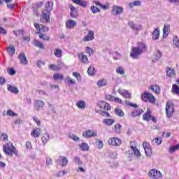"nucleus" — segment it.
I'll list each match as a JSON object with an SVG mask.
<instances>
[{"label":"nucleus","instance_id":"1","mask_svg":"<svg viewBox=\"0 0 179 179\" xmlns=\"http://www.w3.org/2000/svg\"><path fill=\"white\" fill-rule=\"evenodd\" d=\"M3 152H4L6 156H10V157H12L13 155L17 157L19 156L16 147H14L13 144L10 142L6 143V145H3Z\"/></svg>","mask_w":179,"mask_h":179},{"label":"nucleus","instance_id":"2","mask_svg":"<svg viewBox=\"0 0 179 179\" xmlns=\"http://www.w3.org/2000/svg\"><path fill=\"white\" fill-rule=\"evenodd\" d=\"M52 6H54V3L52 1H48L45 4V10L42 13V17L45 20L46 23H50V16H51Z\"/></svg>","mask_w":179,"mask_h":179},{"label":"nucleus","instance_id":"3","mask_svg":"<svg viewBox=\"0 0 179 179\" xmlns=\"http://www.w3.org/2000/svg\"><path fill=\"white\" fill-rule=\"evenodd\" d=\"M141 99L143 101H149L150 103H155L156 98L151 93L148 92H144L143 94H141Z\"/></svg>","mask_w":179,"mask_h":179},{"label":"nucleus","instance_id":"4","mask_svg":"<svg viewBox=\"0 0 179 179\" xmlns=\"http://www.w3.org/2000/svg\"><path fill=\"white\" fill-rule=\"evenodd\" d=\"M166 114L168 118H171L174 114V103L170 101L166 102Z\"/></svg>","mask_w":179,"mask_h":179},{"label":"nucleus","instance_id":"5","mask_svg":"<svg viewBox=\"0 0 179 179\" xmlns=\"http://www.w3.org/2000/svg\"><path fill=\"white\" fill-rule=\"evenodd\" d=\"M142 50H138L136 47H133L131 52L130 53V57L133 59H138L139 55H142Z\"/></svg>","mask_w":179,"mask_h":179},{"label":"nucleus","instance_id":"6","mask_svg":"<svg viewBox=\"0 0 179 179\" xmlns=\"http://www.w3.org/2000/svg\"><path fill=\"white\" fill-rule=\"evenodd\" d=\"M149 177L153 179L162 178V173L156 169H152L148 173Z\"/></svg>","mask_w":179,"mask_h":179},{"label":"nucleus","instance_id":"7","mask_svg":"<svg viewBox=\"0 0 179 179\" xmlns=\"http://www.w3.org/2000/svg\"><path fill=\"white\" fill-rule=\"evenodd\" d=\"M111 12L115 16H117V15H122V13H124V8L113 6Z\"/></svg>","mask_w":179,"mask_h":179},{"label":"nucleus","instance_id":"8","mask_svg":"<svg viewBox=\"0 0 179 179\" xmlns=\"http://www.w3.org/2000/svg\"><path fill=\"white\" fill-rule=\"evenodd\" d=\"M99 108L102 110H106V111H110L111 110V106L104 101H101L98 103Z\"/></svg>","mask_w":179,"mask_h":179},{"label":"nucleus","instance_id":"9","mask_svg":"<svg viewBox=\"0 0 179 179\" xmlns=\"http://www.w3.org/2000/svg\"><path fill=\"white\" fill-rule=\"evenodd\" d=\"M121 139L114 137V138H110L108 141V145H112L113 146H120L121 145Z\"/></svg>","mask_w":179,"mask_h":179},{"label":"nucleus","instance_id":"10","mask_svg":"<svg viewBox=\"0 0 179 179\" xmlns=\"http://www.w3.org/2000/svg\"><path fill=\"white\" fill-rule=\"evenodd\" d=\"M83 138H92L93 136H97V132L93 130H87L83 133Z\"/></svg>","mask_w":179,"mask_h":179},{"label":"nucleus","instance_id":"11","mask_svg":"<svg viewBox=\"0 0 179 179\" xmlns=\"http://www.w3.org/2000/svg\"><path fill=\"white\" fill-rule=\"evenodd\" d=\"M45 106V103L41 100H36L34 103V108H36V111H40L43 107Z\"/></svg>","mask_w":179,"mask_h":179},{"label":"nucleus","instance_id":"12","mask_svg":"<svg viewBox=\"0 0 179 179\" xmlns=\"http://www.w3.org/2000/svg\"><path fill=\"white\" fill-rule=\"evenodd\" d=\"M94 40V31L90 30L87 36L83 38V41H92Z\"/></svg>","mask_w":179,"mask_h":179},{"label":"nucleus","instance_id":"13","mask_svg":"<svg viewBox=\"0 0 179 179\" xmlns=\"http://www.w3.org/2000/svg\"><path fill=\"white\" fill-rule=\"evenodd\" d=\"M18 59L20 61V63L22 64V65H27L29 64V61H27V57H26V55L24 52H21L18 55Z\"/></svg>","mask_w":179,"mask_h":179},{"label":"nucleus","instance_id":"14","mask_svg":"<svg viewBox=\"0 0 179 179\" xmlns=\"http://www.w3.org/2000/svg\"><path fill=\"white\" fill-rule=\"evenodd\" d=\"M152 40L154 41H156V40H159L160 37V28L157 27L156 28L152 34Z\"/></svg>","mask_w":179,"mask_h":179},{"label":"nucleus","instance_id":"15","mask_svg":"<svg viewBox=\"0 0 179 179\" xmlns=\"http://www.w3.org/2000/svg\"><path fill=\"white\" fill-rule=\"evenodd\" d=\"M76 27V21L73 20H69L66 22V28L72 29Z\"/></svg>","mask_w":179,"mask_h":179},{"label":"nucleus","instance_id":"16","mask_svg":"<svg viewBox=\"0 0 179 179\" xmlns=\"http://www.w3.org/2000/svg\"><path fill=\"white\" fill-rule=\"evenodd\" d=\"M143 147L145 150V153L146 156H151L152 155V148H149V143H143Z\"/></svg>","mask_w":179,"mask_h":179},{"label":"nucleus","instance_id":"17","mask_svg":"<svg viewBox=\"0 0 179 179\" xmlns=\"http://www.w3.org/2000/svg\"><path fill=\"white\" fill-rule=\"evenodd\" d=\"M58 162H59V166H61L62 167H65L68 166L69 161L65 157L60 156Z\"/></svg>","mask_w":179,"mask_h":179},{"label":"nucleus","instance_id":"18","mask_svg":"<svg viewBox=\"0 0 179 179\" xmlns=\"http://www.w3.org/2000/svg\"><path fill=\"white\" fill-rule=\"evenodd\" d=\"M170 34V25L165 24L163 28V38H166Z\"/></svg>","mask_w":179,"mask_h":179},{"label":"nucleus","instance_id":"19","mask_svg":"<svg viewBox=\"0 0 179 179\" xmlns=\"http://www.w3.org/2000/svg\"><path fill=\"white\" fill-rule=\"evenodd\" d=\"M162 57V52L159 50H157L155 53H154V58L152 59V62H157V61L159 60L160 58Z\"/></svg>","mask_w":179,"mask_h":179},{"label":"nucleus","instance_id":"20","mask_svg":"<svg viewBox=\"0 0 179 179\" xmlns=\"http://www.w3.org/2000/svg\"><path fill=\"white\" fill-rule=\"evenodd\" d=\"M31 136H34V138H38L40 137V135H41V129L40 128L34 129L31 133Z\"/></svg>","mask_w":179,"mask_h":179},{"label":"nucleus","instance_id":"21","mask_svg":"<svg viewBox=\"0 0 179 179\" xmlns=\"http://www.w3.org/2000/svg\"><path fill=\"white\" fill-rule=\"evenodd\" d=\"M70 10H71V13H70L71 17L73 18L78 17V10H76V8H75V6L71 5Z\"/></svg>","mask_w":179,"mask_h":179},{"label":"nucleus","instance_id":"22","mask_svg":"<svg viewBox=\"0 0 179 179\" xmlns=\"http://www.w3.org/2000/svg\"><path fill=\"white\" fill-rule=\"evenodd\" d=\"M142 113H143V110L140 108L138 110L131 112L130 115L134 118L135 117H139V115H142Z\"/></svg>","mask_w":179,"mask_h":179},{"label":"nucleus","instance_id":"23","mask_svg":"<svg viewBox=\"0 0 179 179\" xmlns=\"http://www.w3.org/2000/svg\"><path fill=\"white\" fill-rule=\"evenodd\" d=\"M166 76H169V78H171V76H174L176 75V70L170 67H166Z\"/></svg>","mask_w":179,"mask_h":179},{"label":"nucleus","instance_id":"24","mask_svg":"<svg viewBox=\"0 0 179 179\" xmlns=\"http://www.w3.org/2000/svg\"><path fill=\"white\" fill-rule=\"evenodd\" d=\"M150 117H152V111H150V109H148L147 112L143 115V120H144V121H149Z\"/></svg>","mask_w":179,"mask_h":179},{"label":"nucleus","instance_id":"25","mask_svg":"<svg viewBox=\"0 0 179 179\" xmlns=\"http://www.w3.org/2000/svg\"><path fill=\"white\" fill-rule=\"evenodd\" d=\"M136 48H137L140 51H141V52H143V50L148 51V45H146V44L142 42L138 43L137 47Z\"/></svg>","mask_w":179,"mask_h":179},{"label":"nucleus","instance_id":"26","mask_svg":"<svg viewBox=\"0 0 179 179\" xmlns=\"http://www.w3.org/2000/svg\"><path fill=\"white\" fill-rule=\"evenodd\" d=\"M76 106H78V108H80L81 110H85L86 108V101H79L76 103Z\"/></svg>","mask_w":179,"mask_h":179},{"label":"nucleus","instance_id":"27","mask_svg":"<svg viewBox=\"0 0 179 179\" xmlns=\"http://www.w3.org/2000/svg\"><path fill=\"white\" fill-rule=\"evenodd\" d=\"M8 92H11V93H15V94H17V93H19V89H17V87L12 86L10 85H8L7 87Z\"/></svg>","mask_w":179,"mask_h":179},{"label":"nucleus","instance_id":"28","mask_svg":"<svg viewBox=\"0 0 179 179\" xmlns=\"http://www.w3.org/2000/svg\"><path fill=\"white\" fill-rule=\"evenodd\" d=\"M117 92L121 94V96H123V97H127V94H128V99H131V94L125 90H118Z\"/></svg>","mask_w":179,"mask_h":179},{"label":"nucleus","instance_id":"29","mask_svg":"<svg viewBox=\"0 0 179 179\" xmlns=\"http://www.w3.org/2000/svg\"><path fill=\"white\" fill-rule=\"evenodd\" d=\"M73 3H76V5H80V6H83V8H86L87 6V3H86L85 1H83L82 0H71Z\"/></svg>","mask_w":179,"mask_h":179},{"label":"nucleus","instance_id":"30","mask_svg":"<svg viewBox=\"0 0 179 179\" xmlns=\"http://www.w3.org/2000/svg\"><path fill=\"white\" fill-rule=\"evenodd\" d=\"M122 128V125H121L120 124H115L113 126V129L114 132H115L116 134H121Z\"/></svg>","mask_w":179,"mask_h":179},{"label":"nucleus","instance_id":"31","mask_svg":"<svg viewBox=\"0 0 179 179\" xmlns=\"http://www.w3.org/2000/svg\"><path fill=\"white\" fill-rule=\"evenodd\" d=\"M114 122H115L114 119L106 118L103 120V124H105V125H108L109 127L113 125Z\"/></svg>","mask_w":179,"mask_h":179},{"label":"nucleus","instance_id":"32","mask_svg":"<svg viewBox=\"0 0 179 179\" xmlns=\"http://www.w3.org/2000/svg\"><path fill=\"white\" fill-rule=\"evenodd\" d=\"M115 114H116V115H117L118 117H124L125 116V113H124L122 109H120L118 108H115Z\"/></svg>","mask_w":179,"mask_h":179},{"label":"nucleus","instance_id":"33","mask_svg":"<svg viewBox=\"0 0 179 179\" xmlns=\"http://www.w3.org/2000/svg\"><path fill=\"white\" fill-rule=\"evenodd\" d=\"M41 139L42 143L43 145H45V143H47V142L50 141V135L48 134V133H45L44 135L42 136Z\"/></svg>","mask_w":179,"mask_h":179},{"label":"nucleus","instance_id":"34","mask_svg":"<svg viewBox=\"0 0 179 179\" xmlns=\"http://www.w3.org/2000/svg\"><path fill=\"white\" fill-rule=\"evenodd\" d=\"M150 89L157 94H160V87L159 85H151Z\"/></svg>","mask_w":179,"mask_h":179},{"label":"nucleus","instance_id":"35","mask_svg":"<svg viewBox=\"0 0 179 179\" xmlns=\"http://www.w3.org/2000/svg\"><path fill=\"white\" fill-rule=\"evenodd\" d=\"M79 58H80V61L81 62H83V64H89V59L87 58V56H86L85 55L81 53V55H79Z\"/></svg>","mask_w":179,"mask_h":179},{"label":"nucleus","instance_id":"36","mask_svg":"<svg viewBox=\"0 0 179 179\" xmlns=\"http://www.w3.org/2000/svg\"><path fill=\"white\" fill-rule=\"evenodd\" d=\"M79 148L83 152H85L86 150H89V145L86 143H82L79 145Z\"/></svg>","mask_w":179,"mask_h":179},{"label":"nucleus","instance_id":"37","mask_svg":"<svg viewBox=\"0 0 179 179\" xmlns=\"http://www.w3.org/2000/svg\"><path fill=\"white\" fill-rule=\"evenodd\" d=\"M7 52L10 57H13V55H15V52H16V49H15V47H8L7 48Z\"/></svg>","mask_w":179,"mask_h":179},{"label":"nucleus","instance_id":"38","mask_svg":"<svg viewBox=\"0 0 179 179\" xmlns=\"http://www.w3.org/2000/svg\"><path fill=\"white\" fill-rule=\"evenodd\" d=\"M34 45H35V47H38V48H41L42 50H44L45 48L44 44L37 40H35L34 41Z\"/></svg>","mask_w":179,"mask_h":179},{"label":"nucleus","instance_id":"39","mask_svg":"<svg viewBox=\"0 0 179 179\" xmlns=\"http://www.w3.org/2000/svg\"><path fill=\"white\" fill-rule=\"evenodd\" d=\"M38 34H39V38L41 40H43L44 41H50V36L43 34L41 32H38Z\"/></svg>","mask_w":179,"mask_h":179},{"label":"nucleus","instance_id":"40","mask_svg":"<svg viewBox=\"0 0 179 179\" xmlns=\"http://www.w3.org/2000/svg\"><path fill=\"white\" fill-rule=\"evenodd\" d=\"M134 6H141V1H134L129 3V7L132 8Z\"/></svg>","mask_w":179,"mask_h":179},{"label":"nucleus","instance_id":"41","mask_svg":"<svg viewBox=\"0 0 179 179\" xmlns=\"http://www.w3.org/2000/svg\"><path fill=\"white\" fill-rule=\"evenodd\" d=\"M62 66H56L55 64H50L49 69L50 71H59L61 69Z\"/></svg>","mask_w":179,"mask_h":179},{"label":"nucleus","instance_id":"42","mask_svg":"<svg viewBox=\"0 0 179 179\" xmlns=\"http://www.w3.org/2000/svg\"><path fill=\"white\" fill-rule=\"evenodd\" d=\"M53 79L55 80H64V75L55 73L53 75Z\"/></svg>","mask_w":179,"mask_h":179},{"label":"nucleus","instance_id":"43","mask_svg":"<svg viewBox=\"0 0 179 179\" xmlns=\"http://www.w3.org/2000/svg\"><path fill=\"white\" fill-rule=\"evenodd\" d=\"M87 73L90 76H93L96 73V69L94 67L90 66L87 69Z\"/></svg>","mask_w":179,"mask_h":179},{"label":"nucleus","instance_id":"44","mask_svg":"<svg viewBox=\"0 0 179 179\" xmlns=\"http://www.w3.org/2000/svg\"><path fill=\"white\" fill-rule=\"evenodd\" d=\"M172 93H175V94H179V87L176 84H173L172 85Z\"/></svg>","mask_w":179,"mask_h":179},{"label":"nucleus","instance_id":"45","mask_svg":"<svg viewBox=\"0 0 179 179\" xmlns=\"http://www.w3.org/2000/svg\"><path fill=\"white\" fill-rule=\"evenodd\" d=\"M99 87H103V86H107V81L105 80H99L97 83Z\"/></svg>","mask_w":179,"mask_h":179},{"label":"nucleus","instance_id":"46","mask_svg":"<svg viewBox=\"0 0 179 179\" xmlns=\"http://www.w3.org/2000/svg\"><path fill=\"white\" fill-rule=\"evenodd\" d=\"M55 55L57 58H61V57H62V50H61L60 49H55Z\"/></svg>","mask_w":179,"mask_h":179},{"label":"nucleus","instance_id":"47","mask_svg":"<svg viewBox=\"0 0 179 179\" xmlns=\"http://www.w3.org/2000/svg\"><path fill=\"white\" fill-rule=\"evenodd\" d=\"M0 141L6 142V141H8V134L6 133H1L0 136Z\"/></svg>","mask_w":179,"mask_h":179},{"label":"nucleus","instance_id":"48","mask_svg":"<svg viewBox=\"0 0 179 179\" xmlns=\"http://www.w3.org/2000/svg\"><path fill=\"white\" fill-rule=\"evenodd\" d=\"M116 72L119 75H125V70L122 67H118L116 69Z\"/></svg>","mask_w":179,"mask_h":179},{"label":"nucleus","instance_id":"49","mask_svg":"<svg viewBox=\"0 0 179 179\" xmlns=\"http://www.w3.org/2000/svg\"><path fill=\"white\" fill-rule=\"evenodd\" d=\"M73 76H74V78H76V79H77V80H78V82H82V76H80V73L73 72Z\"/></svg>","mask_w":179,"mask_h":179},{"label":"nucleus","instance_id":"50","mask_svg":"<svg viewBox=\"0 0 179 179\" xmlns=\"http://www.w3.org/2000/svg\"><path fill=\"white\" fill-rule=\"evenodd\" d=\"M162 141V138H155L152 140V143L154 145H161Z\"/></svg>","mask_w":179,"mask_h":179},{"label":"nucleus","instance_id":"51","mask_svg":"<svg viewBox=\"0 0 179 179\" xmlns=\"http://www.w3.org/2000/svg\"><path fill=\"white\" fill-rule=\"evenodd\" d=\"M6 114L8 117H16V116H17V114L15 113V112H13V110H7Z\"/></svg>","mask_w":179,"mask_h":179},{"label":"nucleus","instance_id":"52","mask_svg":"<svg viewBox=\"0 0 179 179\" xmlns=\"http://www.w3.org/2000/svg\"><path fill=\"white\" fill-rule=\"evenodd\" d=\"M90 9H91L92 13H94V14L99 13V12H100V9L94 6H91Z\"/></svg>","mask_w":179,"mask_h":179},{"label":"nucleus","instance_id":"53","mask_svg":"<svg viewBox=\"0 0 179 179\" xmlns=\"http://www.w3.org/2000/svg\"><path fill=\"white\" fill-rule=\"evenodd\" d=\"M69 138L70 139H73V141H75L76 142H78V141H80V138L78 137L75 134H70Z\"/></svg>","mask_w":179,"mask_h":179},{"label":"nucleus","instance_id":"54","mask_svg":"<svg viewBox=\"0 0 179 179\" xmlns=\"http://www.w3.org/2000/svg\"><path fill=\"white\" fill-rule=\"evenodd\" d=\"M74 162L75 163H76V164H78L79 166H82V164H83V162H82V160H80V158H79L78 157H75Z\"/></svg>","mask_w":179,"mask_h":179},{"label":"nucleus","instance_id":"55","mask_svg":"<svg viewBox=\"0 0 179 179\" xmlns=\"http://www.w3.org/2000/svg\"><path fill=\"white\" fill-rule=\"evenodd\" d=\"M173 41L174 45H176V47L177 48H179V39H178V36H175L173 38Z\"/></svg>","mask_w":179,"mask_h":179},{"label":"nucleus","instance_id":"56","mask_svg":"<svg viewBox=\"0 0 179 179\" xmlns=\"http://www.w3.org/2000/svg\"><path fill=\"white\" fill-rule=\"evenodd\" d=\"M87 54H89V56L90 57L94 54V50L90 47H87Z\"/></svg>","mask_w":179,"mask_h":179},{"label":"nucleus","instance_id":"57","mask_svg":"<svg viewBox=\"0 0 179 179\" xmlns=\"http://www.w3.org/2000/svg\"><path fill=\"white\" fill-rule=\"evenodd\" d=\"M106 100H108L109 101H114L115 96H114L113 95L107 94V95H106Z\"/></svg>","mask_w":179,"mask_h":179},{"label":"nucleus","instance_id":"58","mask_svg":"<svg viewBox=\"0 0 179 179\" xmlns=\"http://www.w3.org/2000/svg\"><path fill=\"white\" fill-rule=\"evenodd\" d=\"M48 107L51 109L52 113H53V114H56L57 111L55 110V107L54 105L50 103V102H48Z\"/></svg>","mask_w":179,"mask_h":179},{"label":"nucleus","instance_id":"59","mask_svg":"<svg viewBox=\"0 0 179 179\" xmlns=\"http://www.w3.org/2000/svg\"><path fill=\"white\" fill-rule=\"evenodd\" d=\"M31 9L35 16H38V10H37L38 8L35 6V4L31 7Z\"/></svg>","mask_w":179,"mask_h":179},{"label":"nucleus","instance_id":"60","mask_svg":"<svg viewBox=\"0 0 179 179\" xmlns=\"http://www.w3.org/2000/svg\"><path fill=\"white\" fill-rule=\"evenodd\" d=\"M101 115H102L103 117H111V115H110V113L105 110H101Z\"/></svg>","mask_w":179,"mask_h":179},{"label":"nucleus","instance_id":"61","mask_svg":"<svg viewBox=\"0 0 179 179\" xmlns=\"http://www.w3.org/2000/svg\"><path fill=\"white\" fill-rule=\"evenodd\" d=\"M8 72L9 75H11V76H13V75H16V71L13 68H10Z\"/></svg>","mask_w":179,"mask_h":179},{"label":"nucleus","instance_id":"62","mask_svg":"<svg viewBox=\"0 0 179 179\" xmlns=\"http://www.w3.org/2000/svg\"><path fill=\"white\" fill-rule=\"evenodd\" d=\"M67 83H69V85H75L76 81L72 79L71 77H68Z\"/></svg>","mask_w":179,"mask_h":179},{"label":"nucleus","instance_id":"63","mask_svg":"<svg viewBox=\"0 0 179 179\" xmlns=\"http://www.w3.org/2000/svg\"><path fill=\"white\" fill-rule=\"evenodd\" d=\"M134 30H136L137 31H138L139 30H142V25L134 24Z\"/></svg>","mask_w":179,"mask_h":179},{"label":"nucleus","instance_id":"64","mask_svg":"<svg viewBox=\"0 0 179 179\" xmlns=\"http://www.w3.org/2000/svg\"><path fill=\"white\" fill-rule=\"evenodd\" d=\"M52 164V159L50 157L46 158V166H51Z\"/></svg>","mask_w":179,"mask_h":179}]
</instances>
